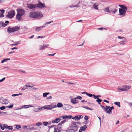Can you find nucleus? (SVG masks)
<instances>
[{"instance_id":"f257e3e1","label":"nucleus","mask_w":132,"mask_h":132,"mask_svg":"<svg viewBox=\"0 0 132 132\" xmlns=\"http://www.w3.org/2000/svg\"><path fill=\"white\" fill-rule=\"evenodd\" d=\"M43 16L42 13L41 12L32 11L30 13L29 16L34 19H40Z\"/></svg>"},{"instance_id":"f03ea898","label":"nucleus","mask_w":132,"mask_h":132,"mask_svg":"<svg viewBox=\"0 0 132 132\" xmlns=\"http://www.w3.org/2000/svg\"><path fill=\"white\" fill-rule=\"evenodd\" d=\"M118 5L121 8L119 9V15H121L122 16H124L125 15L128 8L127 7L123 5Z\"/></svg>"},{"instance_id":"7ed1b4c3","label":"nucleus","mask_w":132,"mask_h":132,"mask_svg":"<svg viewBox=\"0 0 132 132\" xmlns=\"http://www.w3.org/2000/svg\"><path fill=\"white\" fill-rule=\"evenodd\" d=\"M20 28L19 27L15 26L12 28L9 27L7 29V31L8 33L13 32L18 30L20 29Z\"/></svg>"},{"instance_id":"20e7f679","label":"nucleus","mask_w":132,"mask_h":132,"mask_svg":"<svg viewBox=\"0 0 132 132\" xmlns=\"http://www.w3.org/2000/svg\"><path fill=\"white\" fill-rule=\"evenodd\" d=\"M80 124L79 122H75L72 121L71 122V125L70 127V128H72L75 129V130L77 131L78 128L79 127L78 125Z\"/></svg>"},{"instance_id":"39448f33","label":"nucleus","mask_w":132,"mask_h":132,"mask_svg":"<svg viewBox=\"0 0 132 132\" xmlns=\"http://www.w3.org/2000/svg\"><path fill=\"white\" fill-rule=\"evenodd\" d=\"M56 105H53L52 104L49 105H45L43 107L44 109L50 110L51 109L56 108Z\"/></svg>"},{"instance_id":"423d86ee","label":"nucleus","mask_w":132,"mask_h":132,"mask_svg":"<svg viewBox=\"0 0 132 132\" xmlns=\"http://www.w3.org/2000/svg\"><path fill=\"white\" fill-rule=\"evenodd\" d=\"M37 7L40 9H42L44 8H46L47 7L44 4L42 3L41 2H39L38 3L36 4Z\"/></svg>"},{"instance_id":"0eeeda50","label":"nucleus","mask_w":132,"mask_h":132,"mask_svg":"<svg viewBox=\"0 0 132 132\" xmlns=\"http://www.w3.org/2000/svg\"><path fill=\"white\" fill-rule=\"evenodd\" d=\"M15 14V12L14 11H11L8 12L7 15L6 16L8 17L9 18L11 19L12 18Z\"/></svg>"},{"instance_id":"6e6552de","label":"nucleus","mask_w":132,"mask_h":132,"mask_svg":"<svg viewBox=\"0 0 132 132\" xmlns=\"http://www.w3.org/2000/svg\"><path fill=\"white\" fill-rule=\"evenodd\" d=\"M17 14L22 16L25 13V11L24 10L21 9H17Z\"/></svg>"},{"instance_id":"1a4fd4ad","label":"nucleus","mask_w":132,"mask_h":132,"mask_svg":"<svg viewBox=\"0 0 132 132\" xmlns=\"http://www.w3.org/2000/svg\"><path fill=\"white\" fill-rule=\"evenodd\" d=\"M0 102L3 104H7L9 103V101L7 99L3 98L2 97L0 99Z\"/></svg>"},{"instance_id":"9d476101","label":"nucleus","mask_w":132,"mask_h":132,"mask_svg":"<svg viewBox=\"0 0 132 132\" xmlns=\"http://www.w3.org/2000/svg\"><path fill=\"white\" fill-rule=\"evenodd\" d=\"M72 106L69 104H66L63 105V108L66 110H68L72 108Z\"/></svg>"},{"instance_id":"9b49d317","label":"nucleus","mask_w":132,"mask_h":132,"mask_svg":"<svg viewBox=\"0 0 132 132\" xmlns=\"http://www.w3.org/2000/svg\"><path fill=\"white\" fill-rule=\"evenodd\" d=\"M28 7L29 9H32L37 7L36 4H27Z\"/></svg>"},{"instance_id":"f8f14e48","label":"nucleus","mask_w":132,"mask_h":132,"mask_svg":"<svg viewBox=\"0 0 132 132\" xmlns=\"http://www.w3.org/2000/svg\"><path fill=\"white\" fill-rule=\"evenodd\" d=\"M49 46V45L48 44H44L40 45L39 46V50H43L48 47Z\"/></svg>"},{"instance_id":"ddd939ff","label":"nucleus","mask_w":132,"mask_h":132,"mask_svg":"<svg viewBox=\"0 0 132 132\" xmlns=\"http://www.w3.org/2000/svg\"><path fill=\"white\" fill-rule=\"evenodd\" d=\"M127 42V39L124 38L122 41L120 42L119 43L120 45H123L125 44Z\"/></svg>"},{"instance_id":"4468645a","label":"nucleus","mask_w":132,"mask_h":132,"mask_svg":"<svg viewBox=\"0 0 132 132\" xmlns=\"http://www.w3.org/2000/svg\"><path fill=\"white\" fill-rule=\"evenodd\" d=\"M72 116L70 115H69L68 116L65 115L64 116H61L60 117V118H62L64 119H71L72 118Z\"/></svg>"},{"instance_id":"2eb2a0df","label":"nucleus","mask_w":132,"mask_h":132,"mask_svg":"<svg viewBox=\"0 0 132 132\" xmlns=\"http://www.w3.org/2000/svg\"><path fill=\"white\" fill-rule=\"evenodd\" d=\"M131 86L130 85L128 86H123V87L124 89L125 90V91H128V90H129L131 87Z\"/></svg>"},{"instance_id":"dca6fc26","label":"nucleus","mask_w":132,"mask_h":132,"mask_svg":"<svg viewBox=\"0 0 132 132\" xmlns=\"http://www.w3.org/2000/svg\"><path fill=\"white\" fill-rule=\"evenodd\" d=\"M76 98L72 99L71 100V102L73 104L77 103H78V102L76 100Z\"/></svg>"},{"instance_id":"f3484780","label":"nucleus","mask_w":132,"mask_h":132,"mask_svg":"<svg viewBox=\"0 0 132 132\" xmlns=\"http://www.w3.org/2000/svg\"><path fill=\"white\" fill-rule=\"evenodd\" d=\"M60 120L61 119L60 118H57L55 119V120H53L52 121V123H57L59 122Z\"/></svg>"},{"instance_id":"a211bd4d","label":"nucleus","mask_w":132,"mask_h":132,"mask_svg":"<svg viewBox=\"0 0 132 132\" xmlns=\"http://www.w3.org/2000/svg\"><path fill=\"white\" fill-rule=\"evenodd\" d=\"M77 131V130H75V129H72V128H70V129H69L67 130L66 132H75Z\"/></svg>"},{"instance_id":"6ab92c4d","label":"nucleus","mask_w":132,"mask_h":132,"mask_svg":"<svg viewBox=\"0 0 132 132\" xmlns=\"http://www.w3.org/2000/svg\"><path fill=\"white\" fill-rule=\"evenodd\" d=\"M76 120H79L81 118H83V116L81 115H78L75 116Z\"/></svg>"},{"instance_id":"aec40b11","label":"nucleus","mask_w":132,"mask_h":132,"mask_svg":"<svg viewBox=\"0 0 132 132\" xmlns=\"http://www.w3.org/2000/svg\"><path fill=\"white\" fill-rule=\"evenodd\" d=\"M45 27L44 26H43L40 27H37L35 29L36 31H39L41 30V28Z\"/></svg>"},{"instance_id":"412c9836","label":"nucleus","mask_w":132,"mask_h":132,"mask_svg":"<svg viewBox=\"0 0 132 132\" xmlns=\"http://www.w3.org/2000/svg\"><path fill=\"white\" fill-rule=\"evenodd\" d=\"M66 121V120H63L62 121H61L59 124H58V128H61V127H59V126H61L62 124L64 123V122H65Z\"/></svg>"},{"instance_id":"4be33fe9","label":"nucleus","mask_w":132,"mask_h":132,"mask_svg":"<svg viewBox=\"0 0 132 132\" xmlns=\"http://www.w3.org/2000/svg\"><path fill=\"white\" fill-rule=\"evenodd\" d=\"M5 10L4 9L0 10V16L4 17V16L3 14L4 13Z\"/></svg>"},{"instance_id":"5701e85b","label":"nucleus","mask_w":132,"mask_h":132,"mask_svg":"<svg viewBox=\"0 0 132 132\" xmlns=\"http://www.w3.org/2000/svg\"><path fill=\"white\" fill-rule=\"evenodd\" d=\"M21 16L22 15L17 14L16 15V18L18 19V20H20L22 18Z\"/></svg>"},{"instance_id":"b1692460","label":"nucleus","mask_w":132,"mask_h":132,"mask_svg":"<svg viewBox=\"0 0 132 132\" xmlns=\"http://www.w3.org/2000/svg\"><path fill=\"white\" fill-rule=\"evenodd\" d=\"M87 126L86 125H85L81 127L80 129L83 131H85L87 128Z\"/></svg>"},{"instance_id":"393cba45","label":"nucleus","mask_w":132,"mask_h":132,"mask_svg":"<svg viewBox=\"0 0 132 132\" xmlns=\"http://www.w3.org/2000/svg\"><path fill=\"white\" fill-rule=\"evenodd\" d=\"M0 25H1L3 27H5L7 25V24H5L2 21L0 22Z\"/></svg>"},{"instance_id":"a878e982","label":"nucleus","mask_w":132,"mask_h":132,"mask_svg":"<svg viewBox=\"0 0 132 132\" xmlns=\"http://www.w3.org/2000/svg\"><path fill=\"white\" fill-rule=\"evenodd\" d=\"M26 86H27L28 87L32 88L34 86V85L31 83H29L28 85L26 84Z\"/></svg>"},{"instance_id":"bb28decb","label":"nucleus","mask_w":132,"mask_h":132,"mask_svg":"<svg viewBox=\"0 0 132 132\" xmlns=\"http://www.w3.org/2000/svg\"><path fill=\"white\" fill-rule=\"evenodd\" d=\"M118 11V10L116 9H111L110 10L111 12H112L114 13H116Z\"/></svg>"},{"instance_id":"cd10ccee","label":"nucleus","mask_w":132,"mask_h":132,"mask_svg":"<svg viewBox=\"0 0 132 132\" xmlns=\"http://www.w3.org/2000/svg\"><path fill=\"white\" fill-rule=\"evenodd\" d=\"M120 102H116L114 103V104L117 105L119 107H120L121 106L120 104Z\"/></svg>"},{"instance_id":"c85d7f7f","label":"nucleus","mask_w":132,"mask_h":132,"mask_svg":"<svg viewBox=\"0 0 132 132\" xmlns=\"http://www.w3.org/2000/svg\"><path fill=\"white\" fill-rule=\"evenodd\" d=\"M120 90H121V91H125V90L124 89V88H118L117 89V91L118 92H120Z\"/></svg>"},{"instance_id":"c756f323","label":"nucleus","mask_w":132,"mask_h":132,"mask_svg":"<svg viewBox=\"0 0 132 132\" xmlns=\"http://www.w3.org/2000/svg\"><path fill=\"white\" fill-rule=\"evenodd\" d=\"M63 106L62 103H59L57 104L56 106H57L58 108H61Z\"/></svg>"},{"instance_id":"7c9ffc66","label":"nucleus","mask_w":132,"mask_h":132,"mask_svg":"<svg viewBox=\"0 0 132 132\" xmlns=\"http://www.w3.org/2000/svg\"><path fill=\"white\" fill-rule=\"evenodd\" d=\"M102 101V100L101 99H100L99 98L96 100V101L100 105L101 104L100 103V102H101Z\"/></svg>"},{"instance_id":"2f4dec72","label":"nucleus","mask_w":132,"mask_h":132,"mask_svg":"<svg viewBox=\"0 0 132 132\" xmlns=\"http://www.w3.org/2000/svg\"><path fill=\"white\" fill-rule=\"evenodd\" d=\"M10 60V59L9 58L5 59H4L2 61L1 63H3L4 62H5L6 61H7L8 60Z\"/></svg>"},{"instance_id":"473e14b6","label":"nucleus","mask_w":132,"mask_h":132,"mask_svg":"<svg viewBox=\"0 0 132 132\" xmlns=\"http://www.w3.org/2000/svg\"><path fill=\"white\" fill-rule=\"evenodd\" d=\"M14 126L15 127V128L17 129H19L21 127L20 125H14Z\"/></svg>"},{"instance_id":"72a5a7b5","label":"nucleus","mask_w":132,"mask_h":132,"mask_svg":"<svg viewBox=\"0 0 132 132\" xmlns=\"http://www.w3.org/2000/svg\"><path fill=\"white\" fill-rule=\"evenodd\" d=\"M112 109L110 108H110L109 109V110L107 111L106 112V113L108 114H111L112 113Z\"/></svg>"},{"instance_id":"f704fd0d","label":"nucleus","mask_w":132,"mask_h":132,"mask_svg":"<svg viewBox=\"0 0 132 132\" xmlns=\"http://www.w3.org/2000/svg\"><path fill=\"white\" fill-rule=\"evenodd\" d=\"M49 94H50L49 93H47V92L44 93H43V97H47V95Z\"/></svg>"},{"instance_id":"c9c22d12","label":"nucleus","mask_w":132,"mask_h":132,"mask_svg":"<svg viewBox=\"0 0 132 132\" xmlns=\"http://www.w3.org/2000/svg\"><path fill=\"white\" fill-rule=\"evenodd\" d=\"M98 6V5H96L95 3L94 4V5L93 6V7L94 8H95L96 9H97V10H98V8L97 7Z\"/></svg>"},{"instance_id":"e433bc0d","label":"nucleus","mask_w":132,"mask_h":132,"mask_svg":"<svg viewBox=\"0 0 132 132\" xmlns=\"http://www.w3.org/2000/svg\"><path fill=\"white\" fill-rule=\"evenodd\" d=\"M110 108V106H106V108H105L104 109L105 110H104V111L105 112H106L107 111H108V110L109 109V108Z\"/></svg>"},{"instance_id":"4c0bfd02","label":"nucleus","mask_w":132,"mask_h":132,"mask_svg":"<svg viewBox=\"0 0 132 132\" xmlns=\"http://www.w3.org/2000/svg\"><path fill=\"white\" fill-rule=\"evenodd\" d=\"M105 10L106 12L111 13V11H109L108 7H107L105 8Z\"/></svg>"},{"instance_id":"58836bf2","label":"nucleus","mask_w":132,"mask_h":132,"mask_svg":"<svg viewBox=\"0 0 132 132\" xmlns=\"http://www.w3.org/2000/svg\"><path fill=\"white\" fill-rule=\"evenodd\" d=\"M14 42L15 43V44H11V45L12 46H16L19 44V41H18Z\"/></svg>"},{"instance_id":"ea45409f","label":"nucleus","mask_w":132,"mask_h":132,"mask_svg":"<svg viewBox=\"0 0 132 132\" xmlns=\"http://www.w3.org/2000/svg\"><path fill=\"white\" fill-rule=\"evenodd\" d=\"M3 125H4V124H1L0 123V127L1 128V129L2 130H4V127Z\"/></svg>"},{"instance_id":"a19ab883","label":"nucleus","mask_w":132,"mask_h":132,"mask_svg":"<svg viewBox=\"0 0 132 132\" xmlns=\"http://www.w3.org/2000/svg\"><path fill=\"white\" fill-rule=\"evenodd\" d=\"M43 125L45 126H46L47 125H48V123L47 122H44L43 123Z\"/></svg>"},{"instance_id":"79ce46f5","label":"nucleus","mask_w":132,"mask_h":132,"mask_svg":"<svg viewBox=\"0 0 132 132\" xmlns=\"http://www.w3.org/2000/svg\"><path fill=\"white\" fill-rule=\"evenodd\" d=\"M13 104H12L11 105H10L9 106H6V107L7 108H13Z\"/></svg>"},{"instance_id":"37998d69","label":"nucleus","mask_w":132,"mask_h":132,"mask_svg":"<svg viewBox=\"0 0 132 132\" xmlns=\"http://www.w3.org/2000/svg\"><path fill=\"white\" fill-rule=\"evenodd\" d=\"M29 108V107L28 106V105H23L22 106V108Z\"/></svg>"},{"instance_id":"c03bdc74","label":"nucleus","mask_w":132,"mask_h":132,"mask_svg":"<svg viewBox=\"0 0 132 132\" xmlns=\"http://www.w3.org/2000/svg\"><path fill=\"white\" fill-rule=\"evenodd\" d=\"M27 87H28L27 86H26V85H25V86H24L23 87V88L21 89V90H25L26 89H27Z\"/></svg>"},{"instance_id":"a18cd8bd","label":"nucleus","mask_w":132,"mask_h":132,"mask_svg":"<svg viewBox=\"0 0 132 132\" xmlns=\"http://www.w3.org/2000/svg\"><path fill=\"white\" fill-rule=\"evenodd\" d=\"M42 123L41 122H38L37 123H36V126H41L42 125Z\"/></svg>"},{"instance_id":"49530a36","label":"nucleus","mask_w":132,"mask_h":132,"mask_svg":"<svg viewBox=\"0 0 132 132\" xmlns=\"http://www.w3.org/2000/svg\"><path fill=\"white\" fill-rule=\"evenodd\" d=\"M4 127V129L5 128L6 129H7L8 128V126L6 124H4L3 125Z\"/></svg>"},{"instance_id":"de8ad7c7","label":"nucleus","mask_w":132,"mask_h":132,"mask_svg":"<svg viewBox=\"0 0 132 132\" xmlns=\"http://www.w3.org/2000/svg\"><path fill=\"white\" fill-rule=\"evenodd\" d=\"M9 130H12L13 129V126H8V128Z\"/></svg>"},{"instance_id":"09e8293b","label":"nucleus","mask_w":132,"mask_h":132,"mask_svg":"<svg viewBox=\"0 0 132 132\" xmlns=\"http://www.w3.org/2000/svg\"><path fill=\"white\" fill-rule=\"evenodd\" d=\"M5 109V107L4 106H2L0 108V109L1 110H3Z\"/></svg>"},{"instance_id":"8fccbe9b","label":"nucleus","mask_w":132,"mask_h":132,"mask_svg":"<svg viewBox=\"0 0 132 132\" xmlns=\"http://www.w3.org/2000/svg\"><path fill=\"white\" fill-rule=\"evenodd\" d=\"M53 22V20L50 21H49V22H46L44 24V25H46V24H50V23H52Z\"/></svg>"},{"instance_id":"3c124183","label":"nucleus","mask_w":132,"mask_h":132,"mask_svg":"<svg viewBox=\"0 0 132 132\" xmlns=\"http://www.w3.org/2000/svg\"><path fill=\"white\" fill-rule=\"evenodd\" d=\"M87 95L89 97H92L93 96V95L91 94L88 93L87 94Z\"/></svg>"},{"instance_id":"603ef678","label":"nucleus","mask_w":132,"mask_h":132,"mask_svg":"<svg viewBox=\"0 0 132 132\" xmlns=\"http://www.w3.org/2000/svg\"><path fill=\"white\" fill-rule=\"evenodd\" d=\"M54 132H60V130L59 129H57V130H58V131H57V130H56V128H54Z\"/></svg>"},{"instance_id":"864d4df0","label":"nucleus","mask_w":132,"mask_h":132,"mask_svg":"<svg viewBox=\"0 0 132 132\" xmlns=\"http://www.w3.org/2000/svg\"><path fill=\"white\" fill-rule=\"evenodd\" d=\"M76 98L78 99L81 100L82 99V97L80 96H78L76 97Z\"/></svg>"},{"instance_id":"5fc2aeb1","label":"nucleus","mask_w":132,"mask_h":132,"mask_svg":"<svg viewBox=\"0 0 132 132\" xmlns=\"http://www.w3.org/2000/svg\"><path fill=\"white\" fill-rule=\"evenodd\" d=\"M93 97L95 99H97L98 97L97 96L95 95L94 94H93Z\"/></svg>"},{"instance_id":"6e6d98bb","label":"nucleus","mask_w":132,"mask_h":132,"mask_svg":"<svg viewBox=\"0 0 132 132\" xmlns=\"http://www.w3.org/2000/svg\"><path fill=\"white\" fill-rule=\"evenodd\" d=\"M118 38L119 39H124V38H125L124 37H121L120 36H118Z\"/></svg>"},{"instance_id":"4d7b16f0","label":"nucleus","mask_w":132,"mask_h":132,"mask_svg":"<svg viewBox=\"0 0 132 132\" xmlns=\"http://www.w3.org/2000/svg\"><path fill=\"white\" fill-rule=\"evenodd\" d=\"M84 118L85 120H87L88 119L89 117L87 116H85Z\"/></svg>"},{"instance_id":"13d9d810","label":"nucleus","mask_w":132,"mask_h":132,"mask_svg":"<svg viewBox=\"0 0 132 132\" xmlns=\"http://www.w3.org/2000/svg\"><path fill=\"white\" fill-rule=\"evenodd\" d=\"M5 78L4 77L2 79L0 80V82H2L5 79Z\"/></svg>"},{"instance_id":"bf43d9fd","label":"nucleus","mask_w":132,"mask_h":132,"mask_svg":"<svg viewBox=\"0 0 132 132\" xmlns=\"http://www.w3.org/2000/svg\"><path fill=\"white\" fill-rule=\"evenodd\" d=\"M55 126V125H53L50 126H48V128L49 129H50L54 127Z\"/></svg>"},{"instance_id":"052dcab7","label":"nucleus","mask_w":132,"mask_h":132,"mask_svg":"<svg viewBox=\"0 0 132 132\" xmlns=\"http://www.w3.org/2000/svg\"><path fill=\"white\" fill-rule=\"evenodd\" d=\"M45 36H38L37 37V38H43V37H45Z\"/></svg>"},{"instance_id":"680f3d73","label":"nucleus","mask_w":132,"mask_h":132,"mask_svg":"<svg viewBox=\"0 0 132 132\" xmlns=\"http://www.w3.org/2000/svg\"><path fill=\"white\" fill-rule=\"evenodd\" d=\"M103 29H105L106 30V28H99L98 29V30H102Z\"/></svg>"},{"instance_id":"e2e57ef3","label":"nucleus","mask_w":132,"mask_h":132,"mask_svg":"<svg viewBox=\"0 0 132 132\" xmlns=\"http://www.w3.org/2000/svg\"><path fill=\"white\" fill-rule=\"evenodd\" d=\"M52 98V97L51 96H50L49 97H48L46 98L47 99H51Z\"/></svg>"},{"instance_id":"0e129e2a","label":"nucleus","mask_w":132,"mask_h":132,"mask_svg":"<svg viewBox=\"0 0 132 132\" xmlns=\"http://www.w3.org/2000/svg\"><path fill=\"white\" fill-rule=\"evenodd\" d=\"M82 107L83 108H85L87 110H88L89 109V108L88 107H86L84 106H82Z\"/></svg>"},{"instance_id":"69168bd1","label":"nucleus","mask_w":132,"mask_h":132,"mask_svg":"<svg viewBox=\"0 0 132 132\" xmlns=\"http://www.w3.org/2000/svg\"><path fill=\"white\" fill-rule=\"evenodd\" d=\"M18 96V94H12V96Z\"/></svg>"},{"instance_id":"338daca9","label":"nucleus","mask_w":132,"mask_h":132,"mask_svg":"<svg viewBox=\"0 0 132 132\" xmlns=\"http://www.w3.org/2000/svg\"><path fill=\"white\" fill-rule=\"evenodd\" d=\"M103 101L104 102H106L108 103H109V101L105 100H104Z\"/></svg>"},{"instance_id":"774afa93","label":"nucleus","mask_w":132,"mask_h":132,"mask_svg":"<svg viewBox=\"0 0 132 132\" xmlns=\"http://www.w3.org/2000/svg\"><path fill=\"white\" fill-rule=\"evenodd\" d=\"M55 53H54V54H48L47 55L48 56H54L55 54Z\"/></svg>"}]
</instances>
